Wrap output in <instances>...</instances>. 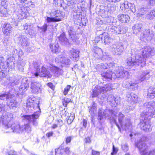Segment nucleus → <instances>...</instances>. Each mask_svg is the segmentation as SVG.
I'll list each match as a JSON object with an SVG mask.
<instances>
[{
    "label": "nucleus",
    "instance_id": "f257e3e1",
    "mask_svg": "<svg viewBox=\"0 0 155 155\" xmlns=\"http://www.w3.org/2000/svg\"><path fill=\"white\" fill-rule=\"evenodd\" d=\"M134 56L132 58L127 59V65L130 67L140 65L141 67L145 66L146 59L150 56L154 54V49L149 46L145 47L140 50H135Z\"/></svg>",
    "mask_w": 155,
    "mask_h": 155
},
{
    "label": "nucleus",
    "instance_id": "f03ea898",
    "mask_svg": "<svg viewBox=\"0 0 155 155\" xmlns=\"http://www.w3.org/2000/svg\"><path fill=\"white\" fill-rule=\"evenodd\" d=\"M143 111L141 114V117H149V119L154 117L155 115V102H149L145 103L143 106Z\"/></svg>",
    "mask_w": 155,
    "mask_h": 155
},
{
    "label": "nucleus",
    "instance_id": "7ed1b4c3",
    "mask_svg": "<svg viewBox=\"0 0 155 155\" xmlns=\"http://www.w3.org/2000/svg\"><path fill=\"white\" fill-rule=\"evenodd\" d=\"M147 140V137L145 136H143L139 141L136 144V147L138 148L141 155H155V149L147 152V147L144 142Z\"/></svg>",
    "mask_w": 155,
    "mask_h": 155
},
{
    "label": "nucleus",
    "instance_id": "20e7f679",
    "mask_svg": "<svg viewBox=\"0 0 155 155\" xmlns=\"http://www.w3.org/2000/svg\"><path fill=\"white\" fill-rule=\"evenodd\" d=\"M51 16L54 17H47L46 20L48 23L51 22H56L61 21L63 20L65 16L64 12L60 10L52 9L50 13Z\"/></svg>",
    "mask_w": 155,
    "mask_h": 155
},
{
    "label": "nucleus",
    "instance_id": "39448f33",
    "mask_svg": "<svg viewBox=\"0 0 155 155\" xmlns=\"http://www.w3.org/2000/svg\"><path fill=\"white\" fill-rule=\"evenodd\" d=\"M112 88L111 85L109 84L104 85L102 87L96 85L93 90L92 97H96L101 93H105L107 91L111 90Z\"/></svg>",
    "mask_w": 155,
    "mask_h": 155
},
{
    "label": "nucleus",
    "instance_id": "423d86ee",
    "mask_svg": "<svg viewBox=\"0 0 155 155\" xmlns=\"http://www.w3.org/2000/svg\"><path fill=\"white\" fill-rule=\"evenodd\" d=\"M5 132L7 133L11 132L20 133L23 131V128L18 123H13L9 126L6 125L3 127Z\"/></svg>",
    "mask_w": 155,
    "mask_h": 155
},
{
    "label": "nucleus",
    "instance_id": "0eeeda50",
    "mask_svg": "<svg viewBox=\"0 0 155 155\" xmlns=\"http://www.w3.org/2000/svg\"><path fill=\"white\" fill-rule=\"evenodd\" d=\"M118 120L121 127L126 129L131 125L130 119L127 117H125V116L122 113H119L118 116Z\"/></svg>",
    "mask_w": 155,
    "mask_h": 155
},
{
    "label": "nucleus",
    "instance_id": "6e6552de",
    "mask_svg": "<svg viewBox=\"0 0 155 155\" xmlns=\"http://www.w3.org/2000/svg\"><path fill=\"white\" fill-rule=\"evenodd\" d=\"M38 104L39 101H37L35 98H30L27 100L26 107L30 111L38 108L40 110Z\"/></svg>",
    "mask_w": 155,
    "mask_h": 155
},
{
    "label": "nucleus",
    "instance_id": "1a4fd4ad",
    "mask_svg": "<svg viewBox=\"0 0 155 155\" xmlns=\"http://www.w3.org/2000/svg\"><path fill=\"white\" fill-rule=\"evenodd\" d=\"M114 78H128L129 74L128 72L125 70L122 67H118L114 71Z\"/></svg>",
    "mask_w": 155,
    "mask_h": 155
},
{
    "label": "nucleus",
    "instance_id": "9d476101",
    "mask_svg": "<svg viewBox=\"0 0 155 155\" xmlns=\"http://www.w3.org/2000/svg\"><path fill=\"white\" fill-rule=\"evenodd\" d=\"M142 120H141L140 122V126L141 129L146 131L149 132L151 131L152 127L150 124V119L149 117H141Z\"/></svg>",
    "mask_w": 155,
    "mask_h": 155
},
{
    "label": "nucleus",
    "instance_id": "9b49d317",
    "mask_svg": "<svg viewBox=\"0 0 155 155\" xmlns=\"http://www.w3.org/2000/svg\"><path fill=\"white\" fill-rule=\"evenodd\" d=\"M124 48L123 44L121 43H119L113 45L111 47V51L114 55H119L121 54Z\"/></svg>",
    "mask_w": 155,
    "mask_h": 155
},
{
    "label": "nucleus",
    "instance_id": "f8f14e48",
    "mask_svg": "<svg viewBox=\"0 0 155 155\" xmlns=\"http://www.w3.org/2000/svg\"><path fill=\"white\" fill-rule=\"evenodd\" d=\"M154 36V32L152 30H150L149 29H146L141 34L140 38L142 40L145 39L150 41L153 38Z\"/></svg>",
    "mask_w": 155,
    "mask_h": 155
},
{
    "label": "nucleus",
    "instance_id": "ddd939ff",
    "mask_svg": "<svg viewBox=\"0 0 155 155\" xmlns=\"http://www.w3.org/2000/svg\"><path fill=\"white\" fill-rule=\"evenodd\" d=\"M36 69V72L34 73V76L35 77H37L38 76L41 77H46L47 76L48 77L50 78L51 76L49 71H48L44 66L42 67L41 71L40 70V68L38 66H37Z\"/></svg>",
    "mask_w": 155,
    "mask_h": 155
},
{
    "label": "nucleus",
    "instance_id": "4468645a",
    "mask_svg": "<svg viewBox=\"0 0 155 155\" xmlns=\"http://www.w3.org/2000/svg\"><path fill=\"white\" fill-rule=\"evenodd\" d=\"M13 118V114L12 113H7L5 116L1 117L0 118V123H2L3 125V127H5V125H10L11 121L8 122Z\"/></svg>",
    "mask_w": 155,
    "mask_h": 155
},
{
    "label": "nucleus",
    "instance_id": "2eb2a0df",
    "mask_svg": "<svg viewBox=\"0 0 155 155\" xmlns=\"http://www.w3.org/2000/svg\"><path fill=\"white\" fill-rule=\"evenodd\" d=\"M122 26L118 25L117 26H110L108 27V32L110 34L113 35L116 33L123 34L124 31L122 29Z\"/></svg>",
    "mask_w": 155,
    "mask_h": 155
},
{
    "label": "nucleus",
    "instance_id": "dca6fc26",
    "mask_svg": "<svg viewBox=\"0 0 155 155\" xmlns=\"http://www.w3.org/2000/svg\"><path fill=\"white\" fill-rule=\"evenodd\" d=\"M40 115V112H35L34 114L32 115H25L24 117L29 122H32L34 125L36 126L38 124V122L36 120L39 117Z\"/></svg>",
    "mask_w": 155,
    "mask_h": 155
},
{
    "label": "nucleus",
    "instance_id": "f3484780",
    "mask_svg": "<svg viewBox=\"0 0 155 155\" xmlns=\"http://www.w3.org/2000/svg\"><path fill=\"white\" fill-rule=\"evenodd\" d=\"M99 39L98 41L101 40L102 41H103L105 44H109L112 41L111 38L110 37L109 34L107 32H104L102 34L100 35L99 36H97L96 40L98 41L97 39Z\"/></svg>",
    "mask_w": 155,
    "mask_h": 155
},
{
    "label": "nucleus",
    "instance_id": "a211bd4d",
    "mask_svg": "<svg viewBox=\"0 0 155 155\" xmlns=\"http://www.w3.org/2000/svg\"><path fill=\"white\" fill-rule=\"evenodd\" d=\"M41 84L39 82H32L31 84V91L34 94H38L41 91Z\"/></svg>",
    "mask_w": 155,
    "mask_h": 155
},
{
    "label": "nucleus",
    "instance_id": "6ab92c4d",
    "mask_svg": "<svg viewBox=\"0 0 155 155\" xmlns=\"http://www.w3.org/2000/svg\"><path fill=\"white\" fill-rule=\"evenodd\" d=\"M151 71L150 70H146L142 72L140 76L139 79L140 82L144 80H148L152 75Z\"/></svg>",
    "mask_w": 155,
    "mask_h": 155
},
{
    "label": "nucleus",
    "instance_id": "aec40b11",
    "mask_svg": "<svg viewBox=\"0 0 155 155\" xmlns=\"http://www.w3.org/2000/svg\"><path fill=\"white\" fill-rule=\"evenodd\" d=\"M18 40L19 43L23 47H26L28 45L29 43L28 42V38L25 36L22 35H19L18 37Z\"/></svg>",
    "mask_w": 155,
    "mask_h": 155
},
{
    "label": "nucleus",
    "instance_id": "412c9836",
    "mask_svg": "<svg viewBox=\"0 0 155 155\" xmlns=\"http://www.w3.org/2000/svg\"><path fill=\"white\" fill-rule=\"evenodd\" d=\"M4 29L3 33L4 35L7 36H9L10 33L12 32V28L11 25L7 23H5L3 26Z\"/></svg>",
    "mask_w": 155,
    "mask_h": 155
},
{
    "label": "nucleus",
    "instance_id": "4be33fe9",
    "mask_svg": "<svg viewBox=\"0 0 155 155\" xmlns=\"http://www.w3.org/2000/svg\"><path fill=\"white\" fill-rule=\"evenodd\" d=\"M128 101H130L132 104H135L138 101V97L137 95L133 93L127 94L126 96Z\"/></svg>",
    "mask_w": 155,
    "mask_h": 155
},
{
    "label": "nucleus",
    "instance_id": "5701e85b",
    "mask_svg": "<svg viewBox=\"0 0 155 155\" xmlns=\"http://www.w3.org/2000/svg\"><path fill=\"white\" fill-rule=\"evenodd\" d=\"M93 55L96 58H100L102 56L103 52L101 49L98 47L95 46L93 48Z\"/></svg>",
    "mask_w": 155,
    "mask_h": 155
},
{
    "label": "nucleus",
    "instance_id": "b1692460",
    "mask_svg": "<svg viewBox=\"0 0 155 155\" xmlns=\"http://www.w3.org/2000/svg\"><path fill=\"white\" fill-rule=\"evenodd\" d=\"M24 29L26 31L25 32L27 34L32 35L34 34V28L32 24L26 23L24 25Z\"/></svg>",
    "mask_w": 155,
    "mask_h": 155
},
{
    "label": "nucleus",
    "instance_id": "393cba45",
    "mask_svg": "<svg viewBox=\"0 0 155 155\" xmlns=\"http://www.w3.org/2000/svg\"><path fill=\"white\" fill-rule=\"evenodd\" d=\"M48 68L51 71L57 75H60L63 73V71L61 69L54 65L50 64Z\"/></svg>",
    "mask_w": 155,
    "mask_h": 155
},
{
    "label": "nucleus",
    "instance_id": "a878e982",
    "mask_svg": "<svg viewBox=\"0 0 155 155\" xmlns=\"http://www.w3.org/2000/svg\"><path fill=\"white\" fill-rule=\"evenodd\" d=\"M8 10L7 6H0V16L6 17L8 16Z\"/></svg>",
    "mask_w": 155,
    "mask_h": 155
},
{
    "label": "nucleus",
    "instance_id": "bb28decb",
    "mask_svg": "<svg viewBox=\"0 0 155 155\" xmlns=\"http://www.w3.org/2000/svg\"><path fill=\"white\" fill-rule=\"evenodd\" d=\"M7 102L8 105L10 108L17 107L18 106L17 102L11 95Z\"/></svg>",
    "mask_w": 155,
    "mask_h": 155
},
{
    "label": "nucleus",
    "instance_id": "cd10ccee",
    "mask_svg": "<svg viewBox=\"0 0 155 155\" xmlns=\"http://www.w3.org/2000/svg\"><path fill=\"white\" fill-rule=\"evenodd\" d=\"M118 19L123 23H126L129 21L130 17L126 14H120L117 16Z\"/></svg>",
    "mask_w": 155,
    "mask_h": 155
},
{
    "label": "nucleus",
    "instance_id": "c85d7f7f",
    "mask_svg": "<svg viewBox=\"0 0 155 155\" xmlns=\"http://www.w3.org/2000/svg\"><path fill=\"white\" fill-rule=\"evenodd\" d=\"M116 99V98L112 94L109 95L107 97L108 101L110 103L111 105L113 107H115L119 102Z\"/></svg>",
    "mask_w": 155,
    "mask_h": 155
},
{
    "label": "nucleus",
    "instance_id": "c756f323",
    "mask_svg": "<svg viewBox=\"0 0 155 155\" xmlns=\"http://www.w3.org/2000/svg\"><path fill=\"white\" fill-rule=\"evenodd\" d=\"M79 53L80 51L78 50L72 49L71 50L70 53L72 60L74 61H78L79 59Z\"/></svg>",
    "mask_w": 155,
    "mask_h": 155
},
{
    "label": "nucleus",
    "instance_id": "7c9ffc66",
    "mask_svg": "<svg viewBox=\"0 0 155 155\" xmlns=\"http://www.w3.org/2000/svg\"><path fill=\"white\" fill-rule=\"evenodd\" d=\"M155 86L151 87L148 89L147 96L148 98L150 99H153L155 97Z\"/></svg>",
    "mask_w": 155,
    "mask_h": 155
},
{
    "label": "nucleus",
    "instance_id": "2f4dec72",
    "mask_svg": "<svg viewBox=\"0 0 155 155\" xmlns=\"http://www.w3.org/2000/svg\"><path fill=\"white\" fill-rule=\"evenodd\" d=\"M12 91H15V90L13 89L12 90ZM14 92L15 93H12L11 91H10L9 94H0V100H5L6 99L7 101L11 95L14 96L15 94L16 93L15 92Z\"/></svg>",
    "mask_w": 155,
    "mask_h": 155
},
{
    "label": "nucleus",
    "instance_id": "473e14b6",
    "mask_svg": "<svg viewBox=\"0 0 155 155\" xmlns=\"http://www.w3.org/2000/svg\"><path fill=\"white\" fill-rule=\"evenodd\" d=\"M103 77L104 80H105L107 79H110L112 78H114V75L113 74L112 71L107 70L106 72H104L101 74Z\"/></svg>",
    "mask_w": 155,
    "mask_h": 155
},
{
    "label": "nucleus",
    "instance_id": "72a5a7b5",
    "mask_svg": "<svg viewBox=\"0 0 155 155\" xmlns=\"http://www.w3.org/2000/svg\"><path fill=\"white\" fill-rule=\"evenodd\" d=\"M143 28V25L141 23L136 24L132 27L134 33L136 34L140 32Z\"/></svg>",
    "mask_w": 155,
    "mask_h": 155
},
{
    "label": "nucleus",
    "instance_id": "f704fd0d",
    "mask_svg": "<svg viewBox=\"0 0 155 155\" xmlns=\"http://www.w3.org/2000/svg\"><path fill=\"white\" fill-rule=\"evenodd\" d=\"M25 81L26 82V83H24L23 81L22 82V84L19 88V91L21 93L25 92L28 87V84L27 82V80H25Z\"/></svg>",
    "mask_w": 155,
    "mask_h": 155
},
{
    "label": "nucleus",
    "instance_id": "c9c22d12",
    "mask_svg": "<svg viewBox=\"0 0 155 155\" xmlns=\"http://www.w3.org/2000/svg\"><path fill=\"white\" fill-rule=\"evenodd\" d=\"M60 61L62 64H64L65 65H69L71 63L70 59L68 58L65 57L61 58Z\"/></svg>",
    "mask_w": 155,
    "mask_h": 155
},
{
    "label": "nucleus",
    "instance_id": "e433bc0d",
    "mask_svg": "<svg viewBox=\"0 0 155 155\" xmlns=\"http://www.w3.org/2000/svg\"><path fill=\"white\" fill-rule=\"evenodd\" d=\"M59 40L63 45H67L68 43V39L64 34H61L59 37Z\"/></svg>",
    "mask_w": 155,
    "mask_h": 155
},
{
    "label": "nucleus",
    "instance_id": "4c0bfd02",
    "mask_svg": "<svg viewBox=\"0 0 155 155\" xmlns=\"http://www.w3.org/2000/svg\"><path fill=\"white\" fill-rule=\"evenodd\" d=\"M50 48L53 52L57 53L60 51L59 46L58 43L52 45H50Z\"/></svg>",
    "mask_w": 155,
    "mask_h": 155
},
{
    "label": "nucleus",
    "instance_id": "58836bf2",
    "mask_svg": "<svg viewBox=\"0 0 155 155\" xmlns=\"http://www.w3.org/2000/svg\"><path fill=\"white\" fill-rule=\"evenodd\" d=\"M95 67L97 70L99 71H102L106 69L105 64H98Z\"/></svg>",
    "mask_w": 155,
    "mask_h": 155
},
{
    "label": "nucleus",
    "instance_id": "ea45409f",
    "mask_svg": "<svg viewBox=\"0 0 155 155\" xmlns=\"http://www.w3.org/2000/svg\"><path fill=\"white\" fill-rule=\"evenodd\" d=\"M105 67H106V69H108L109 70H108L109 71H111L115 66V64L113 62L105 63Z\"/></svg>",
    "mask_w": 155,
    "mask_h": 155
},
{
    "label": "nucleus",
    "instance_id": "a19ab883",
    "mask_svg": "<svg viewBox=\"0 0 155 155\" xmlns=\"http://www.w3.org/2000/svg\"><path fill=\"white\" fill-rule=\"evenodd\" d=\"M21 4L25 7H28L31 6L32 7L34 6V5L33 4V2H32L27 1V0L26 2L21 3Z\"/></svg>",
    "mask_w": 155,
    "mask_h": 155
},
{
    "label": "nucleus",
    "instance_id": "79ce46f5",
    "mask_svg": "<svg viewBox=\"0 0 155 155\" xmlns=\"http://www.w3.org/2000/svg\"><path fill=\"white\" fill-rule=\"evenodd\" d=\"M22 128H23V131L25 130L28 133L31 132V127L28 124L24 125V126H22Z\"/></svg>",
    "mask_w": 155,
    "mask_h": 155
},
{
    "label": "nucleus",
    "instance_id": "37998d69",
    "mask_svg": "<svg viewBox=\"0 0 155 155\" xmlns=\"http://www.w3.org/2000/svg\"><path fill=\"white\" fill-rule=\"evenodd\" d=\"M10 81L9 84L12 86H14L15 85L19 83L18 81H16L14 77L10 78Z\"/></svg>",
    "mask_w": 155,
    "mask_h": 155
},
{
    "label": "nucleus",
    "instance_id": "c03bdc74",
    "mask_svg": "<svg viewBox=\"0 0 155 155\" xmlns=\"http://www.w3.org/2000/svg\"><path fill=\"white\" fill-rule=\"evenodd\" d=\"M71 38L73 42L76 44L79 43L80 41L79 38L77 35H73L71 36Z\"/></svg>",
    "mask_w": 155,
    "mask_h": 155
},
{
    "label": "nucleus",
    "instance_id": "a18cd8bd",
    "mask_svg": "<svg viewBox=\"0 0 155 155\" xmlns=\"http://www.w3.org/2000/svg\"><path fill=\"white\" fill-rule=\"evenodd\" d=\"M67 29L70 36L71 37V36L75 35V32L73 27L70 26L68 27Z\"/></svg>",
    "mask_w": 155,
    "mask_h": 155
},
{
    "label": "nucleus",
    "instance_id": "49530a36",
    "mask_svg": "<svg viewBox=\"0 0 155 155\" xmlns=\"http://www.w3.org/2000/svg\"><path fill=\"white\" fill-rule=\"evenodd\" d=\"M37 27L39 29L41 30L43 32H45L47 30L48 25L47 24L45 23L41 27L38 26Z\"/></svg>",
    "mask_w": 155,
    "mask_h": 155
},
{
    "label": "nucleus",
    "instance_id": "de8ad7c7",
    "mask_svg": "<svg viewBox=\"0 0 155 155\" xmlns=\"http://www.w3.org/2000/svg\"><path fill=\"white\" fill-rule=\"evenodd\" d=\"M96 107L93 104L92 107L89 110V112L91 116L94 115L96 112Z\"/></svg>",
    "mask_w": 155,
    "mask_h": 155
},
{
    "label": "nucleus",
    "instance_id": "09e8293b",
    "mask_svg": "<svg viewBox=\"0 0 155 155\" xmlns=\"http://www.w3.org/2000/svg\"><path fill=\"white\" fill-rule=\"evenodd\" d=\"M139 82H137L136 83H133L130 84V88H131L133 90H135L137 89L138 86L137 84Z\"/></svg>",
    "mask_w": 155,
    "mask_h": 155
},
{
    "label": "nucleus",
    "instance_id": "8fccbe9b",
    "mask_svg": "<svg viewBox=\"0 0 155 155\" xmlns=\"http://www.w3.org/2000/svg\"><path fill=\"white\" fill-rule=\"evenodd\" d=\"M71 100L67 98H64L63 99L62 102L63 105L66 107H67V104L71 101Z\"/></svg>",
    "mask_w": 155,
    "mask_h": 155
},
{
    "label": "nucleus",
    "instance_id": "3c124183",
    "mask_svg": "<svg viewBox=\"0 0 155 155\" xmlns=\"http://www.w3.org/2000/svg\"><path fill=\"white\" fill-rule=\"evenodd\" d=\"M99 120H101L103 118V117L104 116V112L102 110H100L98 113Z\"/></svg>",
    "mask_w": 155,
    "mask_h": 155
},
{
    "label": "nucleus",
    "instance_id": "603ef678",
    "mask_svg": "<svg viewBox=\"0 0 155 155\" xmlns=\"http://www.w3.org/2000/svg\"><path fill=\"white\" fill-rule=\"evenodd\" d=\"M121 148L125 152L127 151L129 149L128 146L126 143L123 144L121 145Z\"/></svg>",
    "mask_w": 155,
    "mask_h": 155
},
{
    "label": "nucleus",
    "instance_id": "864d4df0",
    "mask_svg": "<svg viewBox=\"0 0 155 155\" xmlns=\"http://www.w3.org/2000/svg\"><path fill=\"white\" fill-rule=\"evenodd\" d=\"M71 87V86L70 85H68L64 89L63 93L64 95H66L68 94V92L69 91Z\"/></svg>",
    "mask_w": 155,
    "mask_h": 155
},
{
    "label": "nucleus",
    "instance_id": "5fc2aeb1",
    "mask_svg": "<svg viewBox=\"0 0 155 155\" xmlns=\"http://www.w3.org/2000/svg\"><path fill=\"white\" fill-rule=\"evenodd\" d=\"M63 150H61L60 148L55 149V155H62L63 154Z\"/></svg>",
    "mask_w": 155,
    "mask_h": 155
},
{
    "label": "nucleus",
    "instance_id": "6e6d98bb",
    "mask_svg": "<svg viewBox=\"0 0 155 155\" xmlns=\"http://www.w3.org/2000/svg\"><path fill=\"white\" fill-rule=\"evenodd\" d=\"M6 67V65L5 64L4 61L2 60H0V68L1 69H4Z\"/></svg>",
    "mask_w": 155,
    "mask_h": 155
},
{
    "label": "nucleus",
    "instance_id": "4d7b16f0",
    "mask_svg": "<svg viewBox=\"0 0 155 155\" xmlns=\"http://www.w3.org/2000/svg\"><path fill=\"white\" fill-rule=\"evenodd\" d=\"M129 10H130L132 12L134 13L136 11L135 5L133 3H131V6L130 7Z\"/></svg>",
    "mask_w": 155,
    "mask_h": 155
},
{
    "label": "nucleus",
    "instance_id": "13d9d810",
    "mask_svg": "<svg viewBox=\"0 0 155 155\" xmlns=\"http://www.w3.org/2000/svg\"><path fill=\"white\" fill-rule=\"evenodd\" d=\"M147 3L149 5L153 6L155 5V0H148Z\"/></svg>",
    "mask_w": 155,
    "mask_h": 155
},
{
    "label": "nucleus",
    "instance_id": "bf43d9fd",
    "mask_svg": "<svg viewBox=\"0 0 155 155\" xmlns=\"http://www.w3.org/2000/svg\"><path fill=\"white\" fill-rule=\"evenodd\" d=\"M74 118V116H70L68 118V124H71Z\"/></svg>",
    "mask_w": 155,
    "mask_h": 155
},
{
    "label": "nucleus",
    "instance_id": "052dcab7",
    "mask_svg": "<svg viewBox=\"0 0 155 155\" xmlns=\"http://www.w3.org/2000/svg\"><path fill=\"white\" fill-rule=\"evenodd\" d=\"M147 17L150 19H153L154 18V16L153 15V12L152 11L150 12L147 15Z\"/></svg>",
    "mask_w": 155,
    "mask_h": 155
},
{
    "label": "nucleus",
    "instance_id": "680f3d73",
    "mask_svg": "<svg viewBox=\"0 0 155 155\" xmlns=\"http://www.w3.org/2000/svg\"><path fill=\"white\" fill-rule=\"evenodd\" d=\"M125 8L126 9H130V7L131 5V3L127 1H125Z\"/></svg>",
    "mask_w": 155,
    "mask_h": 155
},
{
    "label": "nucleus",
    "instance_id": "e2e57ef3",
    "mask_svg": "<svg viewBox=\"0 0 155 155\" xmlns=\"http://www.w3.org/2000/svg\"><path fill=\"white\" fill-rule=\"evenodd\" d=\"M16 153L14 150H10L7 153L6 155H16Z\"/></svg>",
    "mask_w": 155,
    "mask_h": 155
},
{
    "label": "nucleus",
    "instance_id": "0e129e2a",
    "mask_svg": "<svg viewBox=\"0 0 155 155\" xmlns=\"http://www.w3.org/2000/svg\"><path fill=\"white\" fill-rule=\"evenodd\" d=\"M120 8L121 10L126 9L125 8V2H124L121 3L120 4Z\"/></svg>",
    "mask_w": 155,
    "mask_h": 155
},
{
    "label": "nucleus",
    "instance_id": "69168bd1",
    "mask_svg": "<svg viewBox=\"0 0 155 155\" xmlns=\"http://www.w3.org/2000/svg\"><path fill=\"white\" fill-rule=\"evenodd\" d=\"M112 118H113V121L114 122V123L117 126V127L119 130L120 131V126L117 123V120H116V117L115 118L114 117V118L112 117Z\"/></svg>",
    "mask_w": 155,
    "mask_h": 155
},
{
    "label": "nucleus",
    "instance_id": "338daca9",
    "mask_svg": "<svg viewBox=\"0 0 155 155\" xmlns=\"http://www.w3.org/2000/svg\"><path fill=\"white\" fill-rule=\"evenodd\" d=\"M5 72L4 70H2V71H0V79L2 78L5 77Z\"/></svg>",
    "mask_w": 155,
    "mask_h": 155
},
{
    "label": "nucleus",
    "instance_id": "774afa93",
    "mask_svg": "<svg viewBox=\"0 0 155 155\" xmlns=\"http://www.w3.org/2000/svg\"><path fill=\"white\" fill-rule=\"evenodd\" d=\"M92 155H100V153L94 150H92Z\"/></svg>",
    "mask_w": 155,
    "mask_h": 155
}]
</instances>
